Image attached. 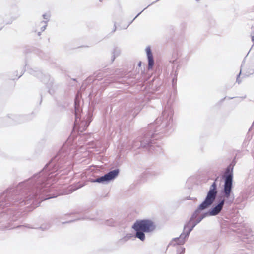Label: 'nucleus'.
Segmentation results:
<instances>
[{
    "label": "nucleus",
    "mask_w": 254,
    "mask_h": 254,
    "mask_svg": "<svg viewBox=\"0 0 254 254\" xmlns=\"http://www.w3.org/2000/svg\"><path fill=\"white\" fill-rule=\"evenodd\" d=\"M132 228L136 232V237L143 241L145 239L144 233L153 231L155 226L150 220H137L132 226Z\"/></svg>",
    "instance_id": "nucleus-1"
},
{
    "label": "nucleus",
    "mask_w": 254,
    "mask_h": 254,
    "mask_svg": "<svg viewBox=\"0 0 254 254\" xmlns=\"http://www.w3.org/2000/svg\"><path fill=\"white\" fill-rule=\"evenodd\" d=\"M217 194V185L214 182L210 187L206 197L204 201L199 205L197 211H202L209 207L214 201Z\"/></svg>",
    "instance_id": "nucleus-2"
},
{
    "label": "nucleus",
    "mask_w": 254,
    "mask_h": 254,
    "mask_svg": "<svg viewBox=\"0 0 254 254\" xmlns=\"http://www.w3.org/2000/svg\"><path fill=\"white\" fill-rule=\"evenodd\" d=\"M225 173L227 175L225 180L224 193L225 197L227 198H229L230 195L232 187V171H230V169L228 168L226 171Z\"/></svg>",
    "instance_id": "nucleus-3"
},
{
    "label": "nucleus",
    "mask_w": 254,
    "mask_h": 254,
    "mask_svg": "<svg viewBox=\"0 0 254 254\" xmlns=\"http://www.w3.org/2000/svg\"><path fill=\"white\" fill-rule=\"evenodd\" d=\"M190 223V221L188 223L187 225L184 227V231H187L186 234L182 233L181 234L179 237L174 239V242H175V244L177 245H183L185 243L186 241V238L189 236L190 233V231L192 230V228L194 227V226H193L191 228H190L188 226V225H189Z\"/></svg>",
    "instance_id": "nucleus-4"
},
{
    "label": "nucleus",
    "mask_w": 254,
    "mask_h": 254,
    "mask_svg": "<svg viewBox=\"0 0 254 254\" xmlns=\"http://www.w3.org/2000/svg\"><path fill=\"white\" fill-rule=\"evenodd\" d=\"M118 173L119 171L118 170H115L110 171L103 176L98 178L96 180L92 181V182L102 183L106 181H109L114 179L118 175Z\"/></svg>",
    "instance_id": "nucleus-5"
},
{
    "label": "nucleus",
    "mask_w": 254,
    "mask_h": 254,
    "mask_svg": "<svg viewBox=\"0 0 254 254\" xmlns=\"http://www.w3.org/2000/svg\"><path fill=\"white\" fill-rule=\"evenodd\" d=\"M146 51L148 59V69H151L154 65V60L150 47H147Z\"/></svg>",
    "instance_id": "nucleus-6"
},
{
    "label": "nucleus",
    "mask_w": 254,
    "mask_h": 254,
    "mask_svg": "<svg viewBox=\"0 0 254 254\" xmlns=\"http://www.w3.org/2000/svg\"><path fill=\"white\" fill-rule=\"evenodd\" d=\"M224 203V200H222L221 202L219 203V204L214 207L210 212V215H216L218 214L222 210Z\"/></svg>",
    "instance_id": "nucleus-7"
},
{
    "label": "nucleus",
    "mask_w": 254,
    "mask_h": 254,
    "mask_svg": "<svg viewBox=\"0 0 254 254\" xmlns=\"http://www.w3.org/2000/svg\"><path fill=\"white\" fill-rule=\"evenodd\" d=\"M185 248H181L180 250V254H184L185 253Z\"/></svg>",
    "instance_id": "nucleus-8"
},
{
    "label": "nucleus",
    "mask_w": 254,
    "mask_h": 254,
    "mask_svg": "<svg viewBox=\"0 0 254 254\" xmlns=\"http://www.w3.org/2000/svg\"><path fill=\"white\" fill-rule=\"evenodd\" d=\"M42 23L43 24V26H42L43 29H42V31H44L45 29V28H46V23L45 22H43Z\"/></svg>",
    "instance_id": "nucleus-9"
},
{
    "label": "nucleus",
    "mask_w": 254,
    "mask_h": 254,
    "mask_svg": "<svg viewBox=\"0 0 254 254\" xmlns=\"http://www.w3.org/2000/svg\"><path fill=\"white\" fill-rule=\"evenodd\" d=\"M43 16H44V18H45V19H47V18H45V16H46V15H43Z\"/></svg>",
    "instance_id": "nucleus-10"
}]
</instances>
